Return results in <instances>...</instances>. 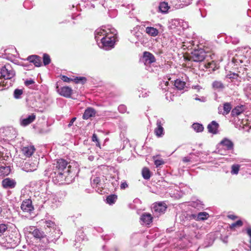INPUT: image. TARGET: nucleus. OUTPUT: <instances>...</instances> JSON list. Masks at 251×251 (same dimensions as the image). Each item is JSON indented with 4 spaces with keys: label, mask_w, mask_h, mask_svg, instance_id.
<instances>
[{
    "label": "nucleus",
    "mask_w": 251,
    "mask_h": 251,
    "mask_svg": "<svg viewBox=\"0 0 251 251\" xmlns=\"http://www.w3.org/2000/svg\"><path fill=\"white\" fill-rule=\"evenodd\" d=\"M61 201L58 200L56 198H53L51 200V203H50V206L52 208H55L60 205Z\"/></svg>",
    "instance_id": "ea45409f"
},
{
    "label": "nucleus",
    "mask_w": 251,
    "mask_h": 251,
    "mask_svg": "<svg viewBox=\"0 0 251 251\" xmlns=\"http://www.w3.org/2000/svg\"><path fill=\"white\" fill-rule=\"evenodd\" d=\"M167 205L163 202L155 203L152 208V211L155 216L158 217L165 213L166 210Z\"/></svg>",
    "instance_id": "9d476101"
},
{
    "label": "nucleus",
    "mask_w": 251,
    "mask_h": 251,
    "mask_svg": "<svg viewBox=\"0 0 251 251\" xmlns=\"http://www.w3.org/2000/svg\"><path fill=\"white\" fill-rule=\"evenodd\" d=\"M118 110L120 113H125L126 111V107L125 105L121 104L119 106Z\"/></svg>",
    "instance_id": "864d4df0"
},
{
    "label": "nucleus",
    "mask_w": 251,
    "mask_h": 251,
    "mask_svg": "<svg viewBox=\"0 0 251 251\" xmlns=\"http://www.w3.org/2000/svg\"><path fill=\"white\" fill-rule=\"evenodd\" d=\"M91 184L93 187H97L99 185L100 181V178L99 177H93L91 178Z\"/></svg>",
    "instance_id": "a19ab883"
},
{
    "label": "nucleus",
    "mask_w": 251,
    "mask_h": 251,
    "mask_svg": "<svg viewBox=\"0 0 251 251\" xmlns=\"http://www.w3.org/2000/svg\"><path fill=\"white\" fill-rule=\"evenodd\" d=\"M188 27L189 24L187 22L179 19H172L169 24V29L172 30V32H178V34H179L181 29H187Z\"/></svg>",
    "instance_id": "423d86ee"
},
{
    "label": "nucleus",
    "mask_w": 251,
    "mask_h": 251,
    "mask_svg": "<svg viewBox=\"0 0 251 251\" xmlns=\"http://www.w3.org/2000/svg\"><path fill=\"white\" fill-rule=\"evenodd\" d=\"M38 164L37 160L33 162L31 161H27L24 164L23 170L27 172L34 171L37 169Z\"/></svg>",
    "instance_id": "dca6fc26"
},
{
    "label": "nucleus",
    "mask_w": 251,
    "mask_h": 251,
    "mask_svg": "<svg viewBox=\"0 0 251 251\" xmlns=\"http://www.w3.org/2000/svg\"><path fill=\"white\" fill-rule=\"evenodd\" d=\"M185 218L186 220H195L197 221V216L196 213H192L190 212H187L184 214Z\"/></svg>",
    "instance_id": "4c0bfd02"
},
{
    "label": "nucleus",
    "mask_w": 251,
    "mask_h": 251,
    "mask_svg": "<svg viewBox=\"0 0 251 251\" xmlns=\"http://www.w3.org/2000/svg\"><path fill=\"white\" fill-rule=\"evenodd\" d=\"M203 3V1L202 0H200L197 3V4L198 5V6L199 7V9L201 12V15L202 17H205V14H203L202 12H201V8L200 7V5H202Z\"/></svg>",
    "instance_id": "13d9d810"
},
{
    "label": "nucleus",
    "mask_w": 251,
    "mask_h": 251,
    "mask_svg": "<svg viewBox=\"0 0 251 251\" xmlns=\"http://www.w3.org/2000/svg\"><path fill=\"white\" fill-rule=\"evenodd\" d=\"M247 233L250 237V240H249L250 245L249 246V247L250 248V249L251 251V227L247 228Z\"/></svg>",
    "instance_id": "5fc2aeb1"
},
{
    "label": "nucleus",
    "mask_w": 251,
    "mask_h": 251,
    "mask_svg": "<svg viewBox=\"0 0 251 251\" xmlns=\"http://www.w3.org/2000/svg\"><path fill=\"white\" fill-rule=\"evenodd\" d=\"M61 79L63 81L66 82H70L73 80V79L70 78L66 75H62ZM74 81L76 83L80 82H82V83H84L86 81V78L84 77H76L74 79Z\"/></svg>",
    "instance_id": "4be33fe9"
},
{
    "label": "nucleus",
    "mask_w": 251,
    "mask_h": 251,
    "mask_svg": "<svg viewBox=\"0 0 251 251\" xmlns=\"http://www.w3.org/2000/svg\"><path fill=\"white\" fill-rule=\"evenodd\" d=\"M247 53V48L240 49L236 50V53L232 59V63L234 64L235 66L241 65L239 72L240 73L242 71L243 74L245 73L247 75H249L251 73L250 70L251 68V65H250L251 67L249 66V64H250V60L245 55V53ZM238 69H239V68Z\"/></svg>",
    "instance_id": "7ed1b4c3"
},
{
    "label": "nucleus",
    "mask_w": 251,
    "mask_h": 251,
    "mask_svg": "<svg viewBox=\"0 0 251 251\" xmlns=\"http://www.w3.org/2000/svg\"><path fill=\"white\" fill-rule=\"evenodd\" d=\"M140 220L142 225H150L152 222V217L151 214L145 213L141 215Z\"/></svg>",
    "instance_id": "5701e85b"
},
{
    "label": "nucleus",
    "mask_w": 251,
    "mask_h": 251,
    "mask_svg": "<svg viewBox=\"0 0 251 251\" xmlns=\"http://www.w3.org/2000/svg\"><path fill=\"white\" fill-rule=\"evenodd\" d=\"M7 163H2L0 165V176H8L11 172L10 166L7 165Z\"/></svg>",
    "instance_id": "aec40b11"
},
{
    "label": "nucleus",
    "mask_w": 251,
    "mask_h": 251,
    "mask_svg": "<svg viewBox=\"0 0 251 251\" xmlns=\"http://www.w3.org/2000/svg\"><path fill=\"white\" fill-rule=\"evenodd\" d=\"M23 94V91L22 89H16L14 91L13 96L15 99H19Z\"/></svg>",
    "instance_id": "37998d69"
},
{
    "label": "nucleus",
    "mask_w": 251,
    "mask_h": 251,
    "mask_svg": "<svg viewBox=\"0 0 251 251\" xmlns=\"http://www.w3.org/2000/svg\"><path fill=\"white\" fill-rule=\"evenodd\" d=\"M193 129L197 132H202L203 130L204 127L202 125L199 123H194L192 125Z\"/></svg>",
    "instance_id": "f704fd0d"
},
{
    "label": "nucleus",
    "mask_w": 251,
    "mask_h": 251,
    "mask_svg": "<svg viewBox=\"0 0 251 251\" xmlns=\"http://www.w3.org/2000/svg\"><path fill=\"white\" fill-rule=\"evenodd\" d=\"M169 83V81H168L162 80L160 83V86L163 90L166 91L167 90V86H168Z\"/></svg>",
    "instance_id": "09e8293b"
},
{
    "label": "nucleus",
    "mask_w": 251,
    "mask_h": 251,
    "mask_svg": "<svg viewBox=\"0 0 251 251\" xmlns=\"http://www.w3.org/2000/svg\"><path fill=\"white\" fill-rule=\"evenodd\" d=\"M62 232L60 231L59 228L57 227H55V228H53L52 229H50V234L49 236H47V239H48V244L51 242L55 243L59 238Z\"/></svg>",
    "instance_id": "9b49d317"
},
{
    "label": "nucleus",
    "mask_w": 251,
    "mask_h": 251,
    "mask_svg": "<svg viewBox=\"0 0 251 251\" xmlns=\"http://www.w3.org/2000/svg\"><path fill=\"white\" fill-rule=\"evenodd\" d=\"M35 118L36 115L34 113H32L26 117H24L23 116L21 118V125L23 126H26L32 123Z\"/></svg>",
    "instance_id": "6ab92c4d"
},
{
    "label": "nucleus",
    "mask_w": 251,
    "mask_h": 251,
    "mask_svg": "<svg viewBox=\"0 0 251 251\" xmlns=\"http://www.w3.org/2000/svg\"><path fill=\"white\" fill-rule=\"evenodd\" d=\"M128 186V185L126 182H123L121 184V189H125V188H127Z\"/></svg>",
    "instance_id": "680f3d73"
},
{
    "label": "nucleus",
    "mask_w": 251,
    "mask_h": 251,
    "mask_svg": "<svg viewBox=\"0 0 251 251\" xmlns=\"http://www.w3.org/2000/svg\"><path fill=\"white\" fill-rule=\"evenodd\" d=\"M56 89L58 94L64 97L70 98L72 94L73 90L69 86H64L60 88L57 86Z\"/></svg>",
    "instance_id": "2eb2a0df"
},
{
    "label": "nucleus",
    "mask_w": 251,
    "mask_h": 251,
    "mask_svg": "<svg viewBox=\"0 0 251 251\" xmlns=\"http://www.w3.org/2000/svg\"><path fill=\"white\" fill-rule=\"evenodd\" d=\"M24 230L26 232L31 234L35 238L39 239L44 245L46 246L48 244L47 236L42 230L35 226H29L25 227Z\"/></svg>",
    "instance_id": "39448f33"
},
{
    "label": "nucleus",
    "mask_w": 251,
    "mask_h": 251,
    "mask_svg": "<svg viewBox=\"0 0 251 251\" xmlns=\"http://www.w3.org/2000/svg\"><path fill=\"white\" fill-rule=\"evenodd\" d=\"M8 225L5 224H0V245L6 248H13L17 245L15 240L8 235Z\"/></svg>",
    "instance_id": "20e7f679"
},
{
    "label": "nucleus",
    "mask_w": 251,
    "mask_h": 251,
    "mask_svg": "<svg viewBox=\"0 0 251 251\" xmlns=\"http://www.w3.org/2000/svg\"><path fill=\"white\" fill-rule=\"evenodd\" d=\"M21 209L25 213L31 214L34 209L31 200L28 199L23 201L21 205Z\"/></svg>",
    "instance_id": "ddd939ff"
},
{
    "label": "nucleus",
    "mask_w": 251,
    "mask_h": 251,
    "mask_svg": "<svg viewBox=\"0 0 251 251\" xmlns=\"http://www.w3.org/2000/svg\"><path fill=\"white\" fill-rule=\"evenodd\" d=\"M117 30L110 25L98 28L95 32V38L100 48L105 50L113 48L117 41Z\"/></svg>",
    "instance_id": "f03ea898"
},
{
    "label": "nucleus",
    "mask_w": 251,
    "mask_h": 251,
    "mask_svg": "<svg viewBox=\"0 0 251 251\" xmlns=\"http://www.w3.org/2000/svg\"><path fill=\"white\" fill-rule=\"evenodd\" d=\"M218 151L221 154H224L222 152V149H223L226 151H232L233 149V143L229 139L225 138L223 139L218 145Z\"/></svg>",
    "instance_id": "1a4fd4ad"
},
{
    "label": "nucleus",
    "mask_w": 251,
    "mask_h": 251,
    "mask_svg": "<svg viewBox=\"0 0 251 251\" xmlns=\"http://www.w3.org/2000/svg\"><path fill=\"white\" fill-rule=\"evenodd\" d=\"M165 162L163 161L162 159H156L154 161V164L155 165L156 167H159L161 165L164 164Z\"/></svg>",
    "instance_id": "603ef678"
},
{
    "label": "nucleus",
    "mask_w": 251,
    "mask_h": 251,
    "mask_svg": "<svg viewBox=\"0 0 251 251\" xmlns=\"http://www.w3.org/2000/svg\"><path fill=\"white\" fill-rule=\"evenodd\" d=\"M206 57V53L202 49L194 50L191 54V58L195 62L203 61Z\"/></svg>",
    "instance_id": "f8f14e48"
},
{
    "label": "nucleus",
    "mask_w": 251,
    "mask_h": 251,
    "mask_svg": "<svg viewBox=\"0 0 251 251\" xmlns=\"http://www.w3.org/2000/svg\"><path fill=\"white\" fill-rule=\"evenodd\" d=\"M219 126V124L216 121H213L207 126L208 132L213 134H216L218 132Z\"/></svg>",
    "instance_id": "bb28decb"
},
{
    "label": "nucleus",
    "mask_w": 251,
    "mask_h": 251,
    "mask_svg": "<svg viewBox=\"0 0 251 251\" xmlns=\"http://www.w3.org/2000/svg\"><path fill=\"white\" fill-rule=\"evenodd\" d=\"M16 131L13 127H3L0 128V140L9 141L16 137Z\"/></svg>",
    "instance_id": "0eeeda50"
},
{
    "label": "nucleus",
    "mask_w": 251,
    "mask_h": 251,
    "mask_svg": "<svg viewBox=\"0 0 251 251\" xmlns=\"http://www.w3.org/2000/svg\"><path fill=\"white\" fill-rule=\"evenodd\" d=\"M92 140L93 142H97L98 144H99V140H98V137H97V135L96 134H93V136H92Z\"/></svg>",
    "instance_id": "052dcab7"
},
{
    "label": "nucleus",
    "mask_w": 251,
    "mask_h": 251,
    "mask_svg": "<svg viewBox=\"0 0 251 251\" xmlns=\"http://www.w3.org/2000/svg\"><path fill=\"white\" fill-rule=\"evenodd\" d=\"M1 184L4 189H13L15 187L16 182L13 179L7 177L2 180Z\"/></svg>",
    "instance_id": "a211bd4d"
},
{
    "label": "nucleus",
    "mask_w": 251,
    "mask_h": 251,
    "mask_svg": "<svg viewBox=\"0 0 251 251\" xmlns=\"http://www.w3.org/2000/svg\"><path fill=\"white\" fill-rule=\"evenodd\" d=\"M213 65L214 64L212 62H209L207 64H205V66L207 68H212Z\"/></svg>",
    "instance_id": "69168bd1"
},
{
    "label": "nucleus",
    "mask_w": 251,
    "mask_h": 251,
    "mask_svg": "<svg viewBox=\"0 0 251 251\" xmlns=\"http://www.w3.org/2000/svg\"><path fill=\"white\" fill-rule=\"evenodd\" d=\"M44 175L52 179L54 184L69 183L76 175V170L68 165V162L63 159H58L45 171Z\"/></svg>",
    "instance_id": "f257e3e1"
},
{
    "label": "nucleus",
    "mask_w": 251,
    "mask_h": 251,
    "mask_svg": "<svg viewBox=\"0 0 251 251\" xmlns=\"http://www.w3.org/2000/svg\"><path fill=\"white\" fill-rule=\"evenodd\" d=\"M154 133L158 137H162L164 134V128L162 126L161 120L158 119L156 122V127L154 129Z\"/></svg>",
    "instance_id": "412c9836"
},
{
    "label": "nucleus",
    "mask_w": 251,
    "mask_h": 251,
    "mask_svg": "<svg viewBox=\"0 0 251 251\" xmlns=\"http://www.w3.org/2000/svg\"><path fill=\"white\" fill-rule=\"evenodd\" d=\"M148 93H149V92H146V91H142L141 92V93H140L139 94V97H142L143 98H145V97H147L149 95Z\"/></svg>",
    "instance_id": "bf43d9fd"
},
{
    "label": "nucleus",
    "mask_w": 251,
    "mask_h": 251,
    "mask_svg": "<svg viewBox=\"0 0 251 251\" xmlns=\"http://www.w3.org/2000/svg\"><path fill=\"white\" fill-rule=\"evenodd\" d=\"M243 222L241 220H239L236 221V222L231 224L229 225V227L231 229H235L237 227H241L243 226Z\"/></svg>",
    "instance_id": "79ce46f5"
},
{
    "label": "nucleus",
    "mask_w": 251,
    "mask_h": 251,
    "mask_svg": "<svg viewBox=\"0 0 251 251\" xmlns=\"http://www.w3.org/2000/svg\"><path fill=\"white\" fill-rule=\"evenodd\" d=\"M142 174L145 179H149L151 177V172L147 167H144L142 171Z\"/></svg>",
    "instance_id": "e433bc0d"
},
{
    "label": "nucleus",
    "mask_w": 251,
    "mask_h": 251,
    "mask_svg": "<svg viewBox=\"0 0 251 251\" xmlns=\"http://www.w3.org/2000/svg\"><path fill=\"white\" fill-rule=\"evenodd\" d=\"M50 62V56L45 53L43 55V63L45 65L49 64Z\"/></svg>",
    "instance_id": "de8ad7c7"
},
{
    "label": "nucleus",
    "mask_w": 251,
    "mask_h": 251,
    "mask_svg": "<svg viewBox=\"0 0 251 251\" xmlns=\"http://www.w3.org/2000/svg\"><path fill=\"white\" fill-rule=\"evenodd\" d=\"M75 120H76V118H75V117H74V118H73L71 120V121H70V122L69 124H68V127H71V126L73 125L74 123L75 122Z\"/></svg>",
    "instance_id": "e2e57ef3"
},
{
    "label": "nucleus",
    "mask_w": 251,
    "mask_h": 251,
    "mask_svg": "<svg viewBox=\"0 0 251 251\" xmlns=\"http://www.w3.org/2000/svg\"><path fill=\"white\" fill-rule=\"evenodd\" d=\"M34 81L32 79H27L25 81V84L26 86H29L30 85H31V84H33L34 83Z\"/></svg>",
    "instance_id": "4d7b16f0"
},
{
    "label": "nucleus",
    "mask_w": 251,
    "mask_h": 251,
    "mask_svg": "<svg viewBox=\"0 0 251 251\" xmlns=\"http://www.w3.org/2000/svg\"><path fill=\"white\" fill-rule=\"evenodd\" d=\"M140 61L147 66L155 61V58L154 55L150 52L145 51Z\"/></svg>",
    "instance_id": "4468645a"
},
{
    "label": "nucleus",
    "mask_w": 251,
    "mask_h": 251,
    "mask_svg": "<svg viewBox=\"0 0 251 251\" xmlns=\"http://www.w3.org/2000/svg\"><path fill=\"white\" fill-rule=\"evenodd\" d=\"M228 40H230V42L233 44H237L239 43V39L236 38V37H230L228 39Z\"/></svg>",
    "instance_id": "6e6d98bb"
},
{
    "label": "nucleus",
    "mask_w": 251,
    "mask_h": 251,
    "mask_svg": "<svg viewBox=\"0 0 251 251\" xmlns=\"http://www.w3.org/2000/svg\"><path fill=\"white\" fill-rule=\"evenodd\" d=\"M45 223L47 226L51 228L50 229H52L53 228H55V227H56L54 223L52 222L51 221H46Z\"/></svg>",
    "instance_id": "8fccbe9b"
},
{
    "label": "nucleus",
    "mask_w": 251,
    "mask_h": 251,
    "mask_svg": "<svg viewBox=\"0 0 251 251\" xmlns=\"http://www.w3.org/2000/svg\"><path fill=\"white\" fill-rule=\"evenodd\" d=\"M145 32L148 35L151 37H155L159 33V31L157 28L151 26L146 27Z\"/></svg>",
    "instance_id": "c756f323"
},
{
    "label": "nucleus",
    "mask_w": 251,
    "mask_h": 251,
    "mask_svg": "<svg viewBox=\"0 0 251 251\" xmlns=\"http://www.w3.org/2000/svg\"><path fill=\"white\" fill-rule=\"evenodd\" d=\"M191 160V158L189 157H184V158H183V161L184 162H188L190 161Z\"/></svg>",
    "instance_id": "338daca9"
},
{
    "label": "nucleus",
    "mask_w": 251,
    "mask_h": 251,
    "mask_svg": "<svg viewBox=\"0 0 251 251\" xmlns=\"http://www.w3.org/2000/svg\"><path fill=\"white\" fill-rule=\"evenodd\" d=\"M228 218L231 220H235L237 218V217L234 215L233 214H230L227 216Z\"/></svg>",
    "instance_id": "0e129e2a"
},
{
    "label": "nucleus",
    "mask_w": 251,
    "mask_h": 251,
    "mask_svg": "<svg viewBox=\"0 0 251 251\" xmlns=\"http://www.w3.org/2000/svg\"><path fill=\"white\" fill-rule=\"evenodd\" d=\"M222 240H223V242L226 243L228 241H227V236L225 237L224 238L222 239Z\"/></svg>",
    "instance_id": "774afa93"
},
{
    "label": "nucleus",
    "mask_w": 251,
    "mask_h": 251,
    "mask_svg": "<svg viewBox=\"0 0 251 251\" xmlns=\"http://www.w3.org/2000/svg\"><path fill=\"white\" fill-rule=\"evenodd\" d=\"M35 150L34 147L32 145L23 147L22 148V153L26 157H30L33 154Z\"/></svg>",
    "instance_id": "b1692460"
},
{
    "label": "nucleus",
    "mask_w": 251,
    "mask_h": 251,
    "mask_svg": "<svg viewBox=\"0 0 251 251\" xmlns=\"http://www.w3.org/2000/svg\"><path fill=\"white\" fill-rule=\"evenodd\" d=\"M197 221L204 220L207 219L208 217V214L207 212H199L196 214Z\"/></svg>",
    "instance_id": "c9c22d12"
},
{
    "label": "nucleus",
    "mask_w": 251,
    "mask_h": 251,
    "mask_svg": "<svg viewBox=\"0 0 251 251\" xmlns=\"http://www.w3.org/2000/svg\"><path fill=\"white\" fill-rule=\"evenodd\" d=\"M27 60L33 63L36 67H40L41 65L40 57L37 55H30L28 57Z\"/></svg>",
    "instance_id": "c85d7f7f"
},
{
    "label": "nucleus",
    "mask_w": 251,
    "mask_h": 251,
    "mask_svg": "<svg viewBox=\"0 0 251 251\" xmlns=\"http://www.w3.org/2000/svg\"><path fill=\"white\" fill-rule=\"evenodd\" d=\"M212 88L218 91H223L225 88V85L220 81L215 80L212 84Z\"/></svg>",
    "instance_id": "7c9ffc66"
},
{
    "label": "nucleus",
    "mask_w": 251,
    "mask_h": 251,
    "mask_svg": "<svg viewBox=\"0 0 251 251\" xmlns=\"http://www.w3.org/2000/svg\"><path fill=\"white\" fill-rule=\"evenodd\" d=\"M0 77L4 79H12L15 75V72L9 64H6L0 69Z\"/></svg>",
    "instance_id": "6e6552de"
},
{
    "label": "nucleus",
    "mask_w": 251,
    "mask_h": 251,
    "mask_svg": "<svg viewBox=\"0 0 251 251\" xmlns=\"http://www.w3.org/2000/svg\"><path fill=\"white\" fill-rule=\"evenodd\" d=\"M131 34L134 36L138 41H140V37L141 36V33L139 31H137L136 29L134 28L133 30H131Z\"/></svg>",
    "instance_id": "a18cd8bd"
},
{
    "label": "nucleus",
    "mask_w": 251,
    "mask_h": 251,
    "mask_svg": "<svg viewBox=\"0 0 251 251\" xmlns=\"http://www.w3.org/2000/svg\"><path fill=\"white\" fill-rule=\"evenodd\" d=\"M185 82L180 79H177L175 82V86L178 90H183L185 86Z\"/></svg>",
    "instance_id": "473e14b6"
},
{
    "label": "nucleus",
    "mask_w": 251,
    "mask_h": 251,
    "mask_svg": "<svg viewBox=\"0 0 251 251\" xmlns=\"http://www.w3.org/2000/svg\"><path fill=\"white\" fill-rule=\"evenodd\" d=\"M170 8V6L168 5V2H161L160 3L159 5L158 6L159 11L162 13H166L168 12V11Z\"/></svg>",
    "instance_id": "2f4dec72"
},
{
    "label": "nucleus",
    "mask_w": 251,
    "mask_h": 251,
    "mask_svg": "<svg viewBox=\"0 0 251 251\" xmlns=\"http://www.w3.org/2000/svg\"><path fill=\"white\" fill-rule=\"evenodd\" d=\"M245 111V106L240 105L234 107L231 111L232 117H236Z\"/></svg>",
    "instance_id": "cd10ccee"
},
{
    "label": "nucleus",
    "mask_w": 251,
    "mask_h": 251,
    "mask_svg": "<svg viewBox=\"0 0 251 251\" xmlns=\"http://www.w3.org/2000/svg\"><path fill=\"white\" fill-rule=\"evenodd\" d=\"M240 169V165L238 164H234L231 167V174L232 175H237Z\"/></svg>",
    "instance_id": "c03bdc74"
},
{
    "label": "nucleus",
    "mask_w": 251,
    "mask_h": 251,
    "mask_svg": "<svg viewBox=\"0 0 251 251\" xmlns=\"http://www.w3.org/2000/svg\"><path fill=\"white\" fill-rule=\"evenodd\" d=\"M96 114L95 109L92 107H88L85 109L82 116V118L84 120H87L91 117H94Z\"/></svg>",
    "instance_id": "393cba45"
},
{
    "label": "nucleus",
    "mask_w": 251,
    "mask_h": 251,
    "mask_svg": "<svg viewBox=\"0 0 251 251\" xmlns=\"http://www.w3.org/2000/svg\"><path fill=\"white\" fill-rule=\"evenodd\" d=\"M0 157L1 161H8L11 158V154L8 150H5L3 148L0 149Z\"/></svg>",
    "instance_id": "a878e982"
},
{
    "label": "nucleus",
    "mask_w": 251,
    "mask_h": 251,
    "mask_svg": "<svg viewBox=\"0 0 251 251\" xmlns=\"http://www.w3.org/2000/svg\"><path fill=\"white\" fill-rule=\"evenodd\" d=\"M117 199V196L116 195H110L107 196L106 198L107 203L109 204H112L115 203Z\"/></svg>",
    "instance_id": "58836bf2"
},
{
    "label": "nucleus",
    "mask_w": 251,
    "mask_h": 251,
    "mask_svg": "<svg viewBox=\"0 0 251 251\" xmlns=\"http://www.w3.org/2000/svg\"><path fill=\"white\" fill-rule=\"evenodd\" d=\"M191 206L195 208H196L198 210H200L203 208V204L202 202L199 200H197L195 201H192L191 202Z\"/></svg>",
    "instance_id": "72a5a7b5"
},
{
    "label": "nucleus",
    "mask_w": 251,
    "mask_h": 251,
    "mask_svg": "<svg viewBox=\"0 0 251 251\" xmlns=\"http://www.w3.org/2000/svg\"><path fill=\"white\" fill-rule=\"evenodd\" d=\"M180 4H181V8L189 5L192 0H179Z\"/></svg>",
    "instance_id": "3c124183"
},
{
    "label": "nucleus",
    "mask_w": 251,
    "mask_h": 251,
    "mask_svg": "<svg viewBox=\"0 0 251 251\" xmlns=\"http://www.w3.org/2000/svg\"><path fill=\"white\" fill-rule=\"evenodd\" d=\"M14 162L18 166H23V161L21 158L18 156H15L13 159Z\"/></svg>",
    "instance_id": "49530a36"
},
{
    "label": "nucleus",
    "mask_w": 251,
    "mask_h": 251,
    "mask_svg": "<svg viewBox=\"0 0 251 251\" xmlns=\"http://www.w3.org/2000/svg\"><path fill=\"white\" fill-rule=\"evenodd\" d=\"M232 109V105L230 102H225L223 105H220L218 108V113L223 115H227Z\"/></svg>",
    "instance_id": "f3484780"
}]
</instances>
